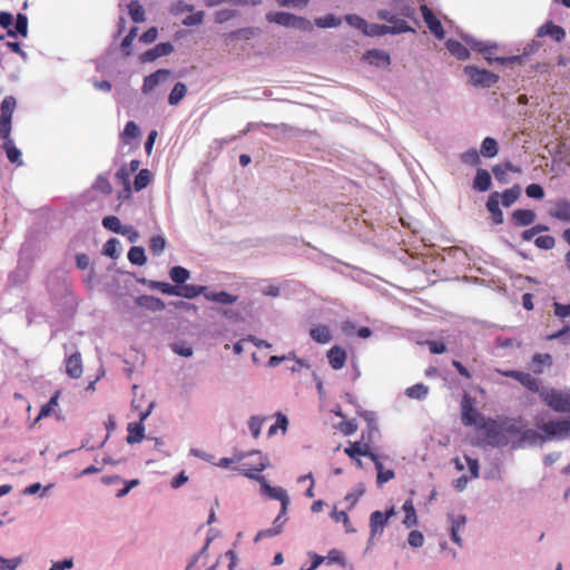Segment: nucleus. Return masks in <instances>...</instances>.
I'll return each mask as SVG.
<instances>
[{
    "mask_svg": "<svg viewBox=\"0 0 570 570\" xmlns=\"http://www.w3.org/2000/svg\"><path fill=\"white\" fill-rule=\"evenodd\" d=\"M150 171L147 169H142L139 171V174L136 176L134 186L137 191L144 189L150 181Z\"/></svg>",
    "mask_w": 570,
    "mask_h": 570,
    "instance_id": "obj_47",
    "label": "nucleus"
},
{
    "mask_svg": "<svg viewBox=\"0 0 570 570\" xmlns=\"http://www.w3.org/2000/svg\"><path fill=\"white\" fill-rule=\"evenodd\" d=\"M445 46L449 52L459 60H466L470 57L469 50L458 40L449 39Z\"/></svg>",
    "mask_w": 570,
    "mask_h": 570,
    "instance_id": "obj_29",
    "label": "nucleus"
},
{
    "mask_svg": "<svg viewBox=\"0 0 570 570\" xmlns=\"http://www.w3.org/2000/svg\"><path fill=\"white\" fill-rule=\"evenodd\" d=\"M341 22H342L341 18H338L332 13L315 19V24L320 28L338 27L341 24Z\"/></svg>",
    "mask_w": 570,
    "mask_h": 570,
    "instance_id": "obj_41",
    "label": "nucleus"
},
{
    "mask_svg": "<svg viewBox=\"0 0 570 570\" xmlns=\"http://www.w3.org/2000/svg\"><path fill=\"white\" fill-rule=\"evenodd\" d=\"M377 483L383 484L390 480H392L395 476V473L393 470H383V464L377 463Z\"/></svg>",
    "mask_w": 570,
    "mask_h": 570,
    "instance_id": "obj_59",
    "label": "nucleus"
},
{
    "mask_svg": "<svg viewBox=\"0 0 570 570\" xmlns=\"http://www.w3.org/2000/svg\"><path fill=\"white\" fill-rule=\"evenodd\" d=\"M537 37L542 38L546 36L552 37L556 41L560 42L566 37V31L560 26L554 24L552 21H548L537 29Z\"/></svg>",
    "mask_w": 570,
    "mask_h": 570,
    "instance_id": "obj_20",
    "label": "nucleus"
},
{
    "mask_svg": "<svg viewBox=\"0 0 570 570\" xmlns=\"http://www.w3.org/2000/svg\"><path fill=\"white\" fill-rule=\"evenodd\" d=\"M364 59L374 66H389L391 63L390 55L383 50L372 49L364 53Z\"/></svg>",
    "mask_w": 570,
    "mask_h": 570,
    "instance_id": "obj_27",
    "label": "nucleus"
},
{
    "mask_svg": "<svg viewBox=\"0 0 570 570\" xmlns=\"http://www.w3.org/2000/svg\"><path fill=\"white\" fill-rule=\"evenodd\" d=\"M492 186L491 175L487 169L479 168L473 179V189L478 191H488Z\"/></svg>",
    "mask_w": 570,
    "mask_h": 570,
    "instance_id": "obj_24",
    "label": "nucleus"
},
{
    "mask_svg": "<svg viewBox=\"0 0 570 570\" xmlns=\"http://www.w3.org/2000/svg\"><path fill=\"white\" fill-rule=\"evenodd\" d=\"M173 79V73L167 69H159L145 78L142 91L149 94L156 89L165 91Z\"/></svg>",
    "mask_w": 570,
    "mask_h": 570,
    "instance_id": "obj_5",
    "label": "nucleus"
},
{
    "mask_svg": "<svg viewBox=\"0 0 570 570\" xmlns=\"http://www.w3.org/2000/svg\"><path fill=\"white\" fill-rule=\"evenodd\" d=\"M407 542L413 548H420L424 543V535L419 530H412L409 533Z\"/></svg>",
    "mask_w": 570,
    "mask_h": 570,
    "instance_id": "obj_56",
    "label": "nucleus"
},
{
    "mask_svg": "<svg viewBox=\"0 0 570 570\" xmlns=\"http://www.w3.org/2000/svg\"><path fill=\"white\" fill-rule=\"evenodd\" d=\"M393 7L404 18H413L414 9L409 4L403 3L401 0H394Z\"/></svg>",
    "mask_w": 570,
    "mask_h": 570,
    "instance_id": "obj_53",
    "label": "nucleus"
},
{
    "mask_svg": "<svg viewBox=\"0 0 570 570\" xmlns=\"http://www.w3.org/2000/svg\"><path fill=\"white\" fill-rule=\"evenodd\" d=\"M264 420L257 416H252L248 422V428L252 435L257 439L261 434Z\"/></svg>",
    "mask_w": 570,
    "mask_h": 570,
    "instance_id": "obj_58",
    "label": "nucleus"
},
{
    "mask_svg": "<svg viewBox=\"0 0 570 570\" xmlns=\"http://www.w3.org/2000/svg\"><path fill=\"white\" fill-rule=\"evenodd\" d=\"M66 372L72 379H78L82 375V361L80 353L76 352L68 357L66 362Z\"/></svg>",
    "mask_w": 570,
    "mask_h": 570,
    "instance_id": "obj_26",
    "label": "nucleus"
},
{
    "mask_svg": "<svg viewBox=\"0 0 570 570\" xmlns=\"http://www.w3.org/2000/svg\"><path fill=\"white\" fill-rule=\"evenodd\" d=\"M460 159L463 164L469 166H478L480 164V155L474 148L461 154Z\"/></svg>",
    "mask_w": 570,
    "mask_h": 570,
    "instance_id": "obj_44",
    "label": "nucleus"
},
{
    "mask_svg": "<svg viewBox=\"0 0 570 570\" xmlns=\"http://www.w3.org/2000/svg\"><path fill=\"white\" fill-rule=\"evenodd\" d=\"M52 487H53V484H48L42 488V485L39 482L32 483V484L28 485L27 488H24L23 494L32 495V494L38 493L40 490H42L41 497H45Z\"/></svg>",
    "mask_w": 570,
    "mask_h": 570,
    "instance_id": "obj_51",
    "label": "nucleus"
},
{
    "mask_svg": "<svg viewBox=\"0 0 570 570\" xmlns=\"http://www.w3.org/2000/svg\"><path fill=\"white\" fill-rule=\"evenodd\" d=\"M128 259L131 264L142 266L146 263L145 249L140 246H134L128 252Z\"/></svg>",
    "mask_w": 570,
    "mask_h": 570,
    "instance_id": "obj_38",
    "label": "nucleus"
},
{
    "mask_svg": "<svg viewBox=\"0 0 570 570\" xmlns=\"http://www.w3.org/2000/svg\"><path fill=\"white\" fill-rule=\"evenodd\" d=\"M525 194L529 198L542 199L544 197V190L539 184H530L525 188Z\"/></svg>",
    "mask_w": 570,
    "mask_h": 570,
    "instance_id": "obj_54",
    "label": "nucleus"
},
{
    "mask_svg": "<svg viewBox=\"0 0 570 570\" xmlns=\"http://www.w3.org/2000/svg\"><path fill=\"white\" fill-rule=\"evenodd\" d=\"M461 420L465 426H480L483 422V416L473 406V400L468 394L461 401Z\"/></svg>",
    "mask_w": 570,
    "mask_h": 570,
    "instance_id": "obj_7",
    "label": "nucleus"
},
{
    "mask_svg": "<svg viewBox=\"0 0 570 570\" xmlns=\"http://www.w3.org/2000/svg\"><path fill=\"white\" fill-rule=\"evenodd\" d=\"M345 21L350 26L357 28L362 31H364V29H366V27H367V22L365 21V19H363L362 17H360L357 14H347L345 17Z\"/></svg>",
    "mask_w": 570,
    "mask_h": 570,
    "instance_id": "obj_55",
    "label": "nucleus"
},
{
    "mask_svg": "<svg viewBox=\"0 0 570 570\" xmlns=\"http://www.w3.org/2000/svg\"><path fill=\"white\" fill-rule=\"evenodd\" d=\"M94 187L105 194H110L112 187L108 180V177L105 175H99L94 184Z\"/></svg>",
    "mask_w": 570,
    "mask_h": 570,
    "instance_id": "obj_52",
    "label": "nucleus"
},
{
    "mask_svg": "<svg viewBox=\"0 0 570 570\" xmlns=\"http://www.w3.org/2000/svg\"><path fill=\"white\" fill-rule=\"evenodd\" d=\"M367 36H384L390 35L391 30H389L387 26L373 23L371 26L367 24L366 29L363 31Z\"/></svg>",
    "mask_w": 570,
    "mask_h": 570,
    "instance_id": "obj_48",
    "label": "nucleus"
},
{
    "mask_svg": "<svg viewBox=\"0 0 570 570\" xmlns=\"http://www.w3.org/2000/svg\"><path fill=\"white\" fill-rule=\"evenodd\" d=\"M205 298L209 302H215L217 304H220V305H232L234 303H236L237 301V296L236 295H232L225 291H220V292H208L207 289L205 291V293H202Z\"/></svg>",
    "mask_w": 570,
    "mask_h": 570,
    "instance_id": "obj_25",
    "label": "nucleus"
},
{
    "mask_svg": "<svg viewBox=\"0 0 570 570\" xmlns=\"http://www.w3.org/2000/svg\"><path fill=\"white\" fill-rule=\"evenodd\" d=\"M539 429L550 438L564 439L570 435V420L549 421Z\"/></svg>",
    "mask_w": 570,
    "mask_h": 570,
    "instance_id": "obj_12",
    "label": "nucleus"
},
{
    "mask_svg": "<svg viewBox=\"0 0 570 570\" xmlns=\"http://www.w3.org/2000/svg\"><path fill=\"white\" fill-rule=\"evenodd\" d=\"M344 452L351 459H356L357 456H365L366 454H370V446L366 443L354 442L345 448Z\"/></svg>",
    "mask_w": 570,
    "mask_h": 570,
    "instance_id": "obj_34",
    "label": "nucleus"
},
{
    "mask_svg": "<svg viewBox=\"0 0 570 570\" xmlns=\"http://www.w3.org/2000/svg\"><path fill=\"white\" fill-rule=\"evenodd\" d=\"M256 33V29L248 27V28H242L237 29L235 31H232L229 33L225 35L226 40H236V39H250Z\"/></svg>",
    "mask_w": 570,
    "mask_h": 570,
    "instance_id": "obj_39",
    "label": "nucleus"
},
{
    "mask_svg": "<svg viewBox=\"0 0 570 570\" xmlns=\"http://www.w3.org/2000/svg\"><path fill=\"white\" fill-rule=\"evenodd\" d=\"M129 14L135 22H141L145 19V10L137 1H131L128 6Z\"/></svg>",
    "mask_w": 570,
    "mask_h": 570,
    "instance_id": "obj_45",
    "label": "nucleus"
},
{
    "mask_svg": "<svg viewBox=\"0 0 570 570\" xmlns=\"http://www.w3.org/2000/svg\"><path fill=\"white\" fill-rule=\"evenodd\" d=\"M259 484L262 492L271 499L278 500L281 508L287 510L289 505V498L287 492L281 487H272L265 478H259Z\"/></svg>",
    "mask_w": 570,
    "mask_h": 570,
    "instance_id": "obj_13",
    "label": "nucleus"
},
{
    "mask_svg": "<svg viewBox=\"0 0 570 570\" xmlns=\"http://www.w3.org/2000/svg\"><path fill=\"white\" fill-rule=\"evenodd\" d=\"M189 278V272L180 266V297L194 298L200 293H205L206 286L188 285L186 284Z\"/></svg>",
    "mask_w": 570,
    "mask_h": 570,
    "instance_id": "obj_16",
    "label": "nucleus"
},
{
    "mask_svg": "<svg viewBox=\"0 0 570 570\" xmlns=\"http://www.w3.org/2000/svg\"><path fill=\"white\" fill-rule=\"evenodd\" d=\"M553 307L556 316L561 318L570 316V304H561L556 302L553 304Z\"/></svg>",
    "mask_w": 570,
    "mask_h": 570,
    "instance_id": "obj_64",
    "label": "nucleus"
},
{
    "mask_svg": "<svg viewBox=\"0 0 570 570\" xmlns=\"http://www.w3.org/2000/svg\"><path fill=\"white\" fill-rule=\"evenodd\" d=\"M464 72L468 76L470 82L474 86L491 87L499 80V76L487 70L480 69L474 66H466Z\"/></svg>",
    "mask_w": 570,
    "mask_h": 570,
    "instance_id": "obj_6",
    "label": "nucleus"
},
{
    "mask_svg": "<svg viewBox=\"0 0 570 570\" xmlns=\"http://www.w3.org/2000/svg\"><path fill=\"white\" fill-rule=\"evenodd\" d=\"M140 134L139 127L134 121H128L125 126V129L121 134V140L125 144H129V140L138 138Z\"/></svg>",
    "mask_w": 570,
    "mask_h": 570,
    "instance_id": "obj_40",
    "label": "nucleus"
},
{
    "mask_svg": "<svg viewBox=\"0 0 570 570\" xmlns=\"http://www.w3.org/2000/svg\"><path fill=\"white\" fill-rule=\"evenodd\" d=\"M173 49H174V47L170 42L158 43L154 48L145 51L140 56V60L142 62H151V61L156 60L157 58L167 56L168 53H170L173 51Z\"/></svg>",
    "mask_w": 570,
    "mask_h": 570,
    "instance_id": "obj_19",
    "label": "nucleus"
},
{
    "mask_svg": "<svg viewBox=\"0 0 570 570\" xmlns=\"http://www.w3.org/2000/svg\"><path fill=\"white\" fill-rule=\"evenodd\" d=\"M169 275L176 285H170L164 282L149 281V287L153 289H158L163 293L178 295V266H173L170 268Z\"/></svg>",
    "mask_w": 570,
    "mask_h": 570,
    "instance_id": "obj_18",
    "label": "nucleus"
},
{
    "mask_svg": "<svg viewBox=\"0 0 570 570\" xmlns=\"http://www.w3.org/2000/svg\"><path fill=\"white\" fill-rule=\"evenodd\" d=\"M502 432L507 436V434H519L521 429L519 426V422L513 420H507L501 422Z\"/></svg>",
    "mask_w": 570,
    "mask_h": 570,
    "instance_id": "obj_57",
    "label": "nucleus"
},
{
    "mask_svg": "<svg viewBox=\"0 0 570 570\" xmlns=\"http://www.w3.org/2000/svg\"><path fill=\"white\" fill-rule=\"evenodd\" d=\"M429 393V387L423 383H417L413 386H410L405 390V394L410 399L423 400L426 397Z\"/></svg>",
    "mask_w": 570,
    "mask_h": 570,
    "instance_id": "obj_37",
    "label": "nucleus"
},
{
    "mask_svg": "<svg viewBox=\"0 0 570 570\" xmlns=\"http://www.w3.org/2000/svg\"><path fill=\"white\" fill-rule=\"evenodd\" d=\"M20 564V559H6L0 556V570H16Z\"/></svg>",
    "mask_w": 570,
    "mask_h": 570,
    "instance_id": "obj_63",
    "label": "nucleus"
},
{
    "mask_svg": "<svg viewBox=\"0 0 570 570\" xmlns=\"http://www.w3.org/2000/svg\"><path fill=\"white\" fill-rule=\"evenodd\" d=\"M17 107L16 98L7 96L3 98L0 106V137L3 140L2 148L4 149L8 159L21 166L23 164L21 159V151L14 146L13 140L10 137L12 116Z\"/></svg>",
    "mask_w": 570,
    "mask_h": 570,
    "instance_id": "obj_1",
    "label": "nucleus"
},
{
    "mask_svg": "<svg viewBox=\"0 0 570 570\" xmlns=\"http://www.w3.org/2000/svg\"><path fill=\"white\" fill-rule=\"evenodd\" d=\"M492 173L499 183H501V184L508 183V173L509 171L503 164L493 166Z\"/></svg>",
    "mask_w": 570,
    "mask_h": 570,
    "instance_id": "obj_60",
    "label": "nucleus"
},
{
    "mask_svg": "<svg viewBox=\"0 0 570 570\" xmlns=\"http://www.w3.org/2000/svg\"><path fill=\"white\" fill-rule=\"evenodd\" d=\"M498 153H499V147H498L497 140L492 137L484 138L481 144L480 154L483 157L493 158L498 155Z\"/></svg>",
    "mask_w": 570,
    "mask_h": 570,
    "instance_id": "obj_33",
    "label": "nucleus"
},
{
    "mask_svg": "<svg viewBox=\"0 0 570 570\" xmlns=\"http://www.w3.org/2000/svg\"><path fill=\"white\" fill-rule=\"evenodd\" d=\"M165 238L161 236H154L150 239L149 249L155 255H160L165 249Z\"/></svg>",
    "mask_w": 570,
    "mask_h": 570,
    "instance_id": "obj_50",
    "label": "nucleus"
},
{
    "mask_svg": "<svg viewBox=\"0 0 570 570\" xmlns=\"http://www.w3.org/2000/svg\"><path fill=\"white\" fill-rule=\"evenodd\" d=\"M286 513H287V510H283V508H281L278 515L275 518V520L273 522V527L268 528V529L261 530L256 534L255 541H258L263 538H269V537H275V535L279 534L283 531V527L287 520Z\"/></svg>",
    "mask_w": 570,
    "mask_h": 570,
    "instance_id": "obj_17",
    "label": "nucleus"
},
{
    "mask_svg": "<svg viewBox=\"0 0 570 570\" xmlns=\"http://www.w3.org/2000/svg\"><path fill=\"white\" fill-rule=\"evenodd\" d=\"M311 337L320 343V344H326L332 340V334L326 325H317L309 331Z\"/></svg>",
    "mask_w": 570,
    "mask_h": 570,
    "instance_id": "obj_30",
    "label": "nucleus"
},
{
    "mask_svg": "<svg viewBox=\"0 0 570 570\" xmlns=\"http://www.w3.org/2000/svg\"><path fill=\"white\" fill-rule=\"evenodd\" d=\"M469 45L471 46V48L482 55L485 56V60L491 63L493 61L491 55L494 52V50L497 49V46L495 45H490V43H485L483 41H472V42H469Z\"/></svg>",
    "mask_w": 570,
    "mask_h": 570,
    "instance_id": "obj_35",
    "label": "nucleus"
},
{
    "mask_svg": "<svg viewBox=\"0 0 570 570\" xmlns=\"http://www.w3.org/2000/svg\"><path fill=\"white\" fill-rule=\"evenodd\" d=\"M420 9L422 12L423 20L426 23L430 31L438 39H443L445 37V32L441 21L436 18V16L426 4H422Z\"/></svg>",
    "mask_w": 570,
    "mask_h": 570,
    "instance_id": "obj_14",
    "label": "nucleus"
},
{
    "mask_svg": "<svg viewBox=\"0 0 570 570\" xmlns=\"http://www.w3.org/2000/svg\"><path fill=\"white\" fill-rule=\"evenodd\" d=\"M480 426L485 429L487 438L491 445L499 446L504 445L508 442L504 433L502 432L501 423L490 421L481 424Z\"/></svg>",
    "mask_w": 570,
    "mask_h": 570,
    "instance_id": "obj_15",
    "label": "nucleus"
},
{
    "mask_svg": "<svg viewBox=\"0 0 570 570\" xmlns=\"http://www.w3.org/2000/svg\"><path fill=\"white\" fill-rule=\"evenodd\" d=\"M203 18H204V12L197 11L195 13H190V14H187L186 17H184L181 19V23L185 26H196V24L202 23Z\"/></svg>",
    "mask_w": 570,
    "mask_h": 570,
    "instance_id": "obj_61",
    "label": "nucleus"
},
{
    "mask_svg": "<svg viewBox=\"0 0 570 570\" xmlns=\"http://www.w3.org/2000/svg\"><path fill=\"white\" fill-rule=\"evenodd\" d=\"M537 215L532 209H515L512 220L517 226H529L534 223Z\"/></svg>",
    "mask_w": 570,
    "mask_h": 570,
    "instance_id": "obj_28",
    "label": "nucleus"
},
{
    "mask_svg": "<svg viewBox=\"0 0 570 570\" xmlns=\"http://www.w3.org/2000/svg\"><path fill=\"white\" fill-rule=\"evenodd\" d=\"M18 33L21 35L22 37H26L28 33V19L24 14L21 13H19L17 17L14 30H8L9 37H16Z\"/></svg>",
    "mask_w": 570,
    "mask_h": 570,
    "instance_id": "obj_36",
    "label": "nucleus"
},
{
    "mask_svg": "<svg viewBox=\"0 0 570 570\" xmlns=\"http://www.w3.org/2000/svg\"><path fill=\"white\" fill-rule=\"evenodd\" d=\"M102 226L111 232L121 234L126 225H121L119 218L116 216H106L102 219Z\"/></svg>",
    "mask_w": 570,
    "mask_h": 570,
    "instance_id": "obj_43",
    "label": "nucleus"
},
{
    "mask_svg": "<svg viewBox=\"0 0 570 570\" xmlns=\"http://www.w3.org/2000/svg\"><path fill=\"white\" fill-rule=\"evenodd\" d=\"M534 244L541 249H552L556 246V239L550 235L538 236Z\"/></svg>",
    "mask_w": 570,
    "mask_h": 570,
    "instance_id": "obj_49",
    "label": "nucleus"
},
{
    "mask_svg": "<svg viewBox=\"0 0 570 570\" xmlns=\"http://www.w3.org/2000/svg\"><path fill=\"white\" fill-rule=\"evenodd\" d=\"M58 399H59V392H57L48 403L41 406V410L39 412V415L37 416L36 421L41 420L42 417H47L51 415L55 411V409L58 406Z\"/></svg>",
    "mask_w": 570,
    "mask_h": 570,
    "instance_id": "obj_42",
    "label": "nucleus"
},
{
    "mask_svg": "<svg viewBox=\"0 0 570 570\" xmlns=\"http://www.w3.org/2000/svg\"><path fill=\"white\" fill-rule=\"evenodd\" d=\"M236 11L235 10H229V9H224V10H219L215 13V21L217 23H224L228 20H230L232 18H234L236 16Z\"/></svg>",
    "mask_w": 570,
    "mask_h": 570,
    "instance_id": "obj_62",
    "label": "nucleus"
},
{
    "mask_svg": "<svg viewBox=\"0 0 570 570\" xmlns=\"http://www.w3.org/2000/svg\"><path fill=\"white\" fill-rule=\"evenodd\" d=\"M521 195V187L519 185H514L509 189H505L502 194H500V202L504 207H510L514 204Z\"/></svg>",
    "mask_w": 570,
    "mask_h": 570,
    "instance_id": "obj_31",
    "label": "nucleus"
},
{
    "mask_svg": "<svg viewBox=\"0 0 570 570\" xmlns=\"http://www.w3.org/2000/svg\"><path fill=\"white\" fill-rule=\"evenodd\" d=\"M550 216L570 223V200L559 199L554 203L553 207L549 212Z\"/></svg>",
    "mask_w": 570,
    "mask_h": 570,
    "instance_id": "obj_22",
    "label": "nucleus"
},
{
    "mask_svg": "<svg viewBox=\"0 0 570 570\" xmlns=\"http://www.w3.org/2000/svg\"><path fill=\"white\" fill-rule=\"evenodd\" d=\"M405 512V519L403 520L404 525L412 528L417 523L416 511L412 499L405 500L402 507Z\"/></svg>",
    "mask_w": 570,
    "mask_h": 570,
    "instance_id": "obj_32",
    "label": "nucleus"
},
{
    "mask_svg": "<svg viewBox=\"0 0 570 570\" xmlns=\"http://www.w3.org/2000/svg\"><path fill=\"white\" fill-rule=\"evenodd\" d=\"M499 373L505 377H511L521 383L525 389L531 392L539 393L542 391L540 389L541 382L537 377L532 376L530 373L509 370V371H499Z\"/></svg>",
    "mask_w": 570,
    "mask_h": 570,
    "instance_id": "obj_10",
    "label": "nucleus"
},
{
    "mask_svg": "<svg viewBox=\"0 0 570 570\" xmlns=\"http://www.w3.org/2000/svg\"><path fill=\"white\" fill-rule=\"evenodd\" d=\"M119 246H120V242L116 238H111V239L107 240V243L104 245L102 253L106 256L116 258L119 255Z\"/></svg>",
    "mask_w": 570,
    "mask_h": 570,
    "instance_id": "obj_46",
    "label": "nucleus"
},
{
    "mask_svg": "<svg viewBox=\"0 0 570 570\" xmlns=\"http://www.w3.org/2000/svg\"><path fill=\"white\" fill-rule=\"evenodd\" d=\"M266 20L268 22H273L279 26L289 27L298 30L312 29V24L307 19L284 11L268 12L266 14Z\"/></svg>",
    "mask_w": 570,
    "mask_h": 570,
    "instance_id": "obj_4",
    "label": "nucleus"
},
{
    "mask_svg": "<svg viewBox=\"0 0 570 570\" xmlns=\"http://www.w3.org/2000/svg\"><path fill=\"white\" fill-rule=\"evenodd\" d=\"M485 207L491 214L492 220L495 225L503 223V213L500 209V194L498 191H494L489 196Z\"/></svg>",
    "mask_w": 570,
    "mask_h": 570,
    "instance_id": "obj_21",
    "label": "nucleus"
},
{
    "mask_svg": "<svg viewBox=\"0 0 570 570\" xmlns=\"http://www.w3.org/2000/svg\"><path fill=\"white\" fill-rule=\"evenodd\" d=\"M346 352L340 346H333L327 352V360L333 370H341L346 363Z\"/></svg>",
    "mask_w": 570,
    "mask_h": 570,
    "instance_id": "obj_23",
    "label": "nucleus"
},
{
    "mask_svg": "<svg viewBox=\"0 0 570 570\" xmlns=\"http://www.w3.org/2000/svg\"><path fill=\"white\" fill-rule=\"evenodd\" d=\"M239 465L235 470L242 475L259 482V478H264L259 472L264 471L271 465L267 455L261 451H253L248 454H240L237 456Z\"/></svg>",
    "mask_w": 570,
    "mask_h": 570,
    "instance_id": "obj_2",
    "label": "nucleus"
},
{
    "mask_svg": "<svg viewBox=\"0 0 570 570\" xmlns=\"http://www.w3.org/2000/svg\"><path fill=\"white\" fill-rule=\"evenodd\" d=\"M154 407V403L149 402L145 411H141L138 415L139 422L129 423L127 426L128 435L127 442L129 444L140 442L145 436L144 421L150 415Z\"/></svg>",
    "mask_w": 570,
    "mask_h": 570,
    "instance_id": "obj_8",
    "label": "nucleus"
},
{
    "mask_svg": "<svg viewBox=\"0 0 570 570\" xmlns=\"http://www.w3.org/2000/svg\"><path fill=\"white\" fill-rule=\"evenodd\" d=\"M540 397L553 411L570 413V391H560L553 387L542 389Z\"/></svg>",
    "mask_w": 570,
    "mask_h": 570,
    "instance_id": "obj_3",
    "label": "nucleus"
},
{
    "mask_svg": "<svg viewBox=\"0 0 570 570\" xmlns=\"http://www.w3.org/2000/svg\"><path fill=\"white\" fill-rule=\"evenodd\" d=\"M376 16L380 20L387 22L386 26L389 30H391L390 35L414 31V29L409 26L405 19L399 18L396 14L391 13L386 9L379 10Z\"/></svg>",
    "mask_w": 570,
    "mask_h": 570,
    "instance_id": "obj_9",
    "label": "nucleus"
},
{
    "mask_svg": "<svg viewBox=\"0 0 570 570\" xmlns=\"http://www.w3.org/2000/svg\"><path fill=\"white\" fill-rule=\"evenodd\" d=\"M396 514L394 508L386 510L385 512L374 511L370 515V533L371 538L381 535L384 531L389 520Z\"/></svg>",
    "mask_w": 570,
    "mask_h": 570,
    "instance_id": "obj_11",
    "label": "nucleus"
}]
</instances>
